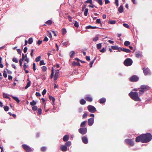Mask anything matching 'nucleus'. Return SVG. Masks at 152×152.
Here are the masks:
<instances>
[{
  "label": "nucleus",
  "instance_id": "obj_1",
  "mask_svg": "<svg viewBox=\"0 0 152 152\" xmlns=\"http://www.w3.org/2000/svg\"><path fill=\"white\" fill-rule=\"evenodd\" d=\"M142 143H147L152 139V136L150 133L142 134Z\"/></svg>",
  "mask_w": 152,
  "mask_h": 152
},
{
  "label": "nucleus",
  "instance_id": "obj_2",
  "mask_svg": "<svg viewBox=\"0 0 152 152\" xmlns=\"http://www.w3.org/2000/svg\"><path fill=\"white\" fill-rule=\"evenodd\" d=\"M130 96L134 100L136 101H139L140 99L138 96V94L137 92H131L129 94Z\"/></svg>",
  "mask_w": 152,
  "mask_h": 152
},
{
  "label": "nucleus",
  "instance_id": "obj_3",
  "mask_svg": "<svg viewBox=\"0 0 152 152\" xmlns=\"http://www.w3.org/2000/svg\"><path fill=\"white\" fill-rule=\"evenodd\" d=\"M132 60L130 58H126L124 61V64L125 65L129 66L131 65L132 64Z\"/></svg>",
  "mask_w": 152,
  "mask_h": 152
},
{
  "label": "nucleus",
  "instance_id": "obj_4",
  "mask_svg": "<svg viewBox=\"0 0 152 152\" xmlns=\"http://www.w3.org/2000/svg\"><path fill=\"white\" fill-rule=\"evenodd\" d=\"M87 108L88 110L91 113H94L96 111V108L93 106L89 105Z\"/></svg>",
  "mask_w": 152,
  "mask_h": 152
},
{
  "label": "nucleus",
  "instance_id": "obj_5",
  "mask_svg": "<svg viewBox=\"0 0 152 152\" xmlns=\"http://www.w3.org/2000/svg\"><path fill=\"white\" fill-rule=\"evenodd\" d=\"M22 146L26 152H32V150L29 146L25 144L22 145Z\"/></svg>",
  "mask_w": 152,
  "mask_h": 152
},
{
  "label": "nucleus",
  "instance_id": "obj_6",
  "mask_svg": "<svg viewBox=\"0 0 152 152\" xmlns=\"http://www.w3.org/2000/svg\"><path fill=\"white\" fill-rule=\"evenodd\" d=\"M87 129L86 128H81L79 129V132L82 134H84L87 133Z\"/></svg>",
  "mask_w": 152,
  "mask_h": 152
},
{
  "label": "nucleus",
  "instance_id": "obj_7",
  "mask_svg": "<svg viewBox=\"0 0 152 152\" xmlns=\"http://www.w3.org/2000/svg\"><path fill=\"white\" fill-rule=\"evenodd\" d=\"M125 141L127 143L131 146H132L134 144V141L132 139H126L125 140Z\"/></svg>",
  "mask_w": 152,
  "mask_h": 152
},
{
  "label": "nucleus",
  "instance_id": "obj_8",
  "mask_svg": "<svg viewBox=\"0 0 152 152\" xmlns=\"http://www.w3.org/2000/svg\"><path fill=\"white\" fill-rule=\"evenodd\" d=\"M139 79L138 77L136 75H133L130 78V80L132 82H135L137 81Z\"/></svg>",
  "mask_w": 152,
  "mask_h": 152
},
{
  "label": "nucleus",
  "instance_id": "obj_9",
  "mask_svg": "<svg viewBox=\"0 0 152 152\" xmlns=\"http://www.w3.org/2000/svg\"><path fill=\"white\" fill-rule=\"evenodd\" d=\"M143 70L144 74L146 75L150 73V71L148 68L144 67L143 68Z\"/></svg>",
  "mask_w": 152,
  "mask_h": 152
},
{
  "label": "nucleus",
  "instance_id": "obj_10",
  "mask_svg": "<svg viewBox=\"0 0 152 152\" xmlns=\"http://www.w3.org/2000/svg\"><path fill=\"white\" fill-rule=\"evenodd\" d=\"M54 35L55 36H56V34L53 31H52L51 32H49L48 31V37H49L50 40H53L52 35Z\"/></svg>",
  "mask_w": 152,
  "mask_h": 152
},
{
  "label": "nucleus",
  "instance_id": "obj_11",
  "mask_svg": "<svg viewBox=\"0 0 152 152\" xmlns=\"http://www.w3.org/2000/svg\"><path fill=\"white\" fill-rule=\"evenodd\" d=\"M94 118H91L89 119L88 120V124L89 126H91L93 125L94 123Z\"/></svg>",
  "mask_w": 152,
  "mask_h": 152
},
{
  "label": "nucleus",
  "instance_id": "obj_12",
  "mask_svg": "<svg viewBox=\"0 0 152 152\" xmlns=\"http://www.w3.org/2000/svg\"><path fill=\"white\" fill-rule=\"evenodd\" d=\"M149 88V87L145 85H141L140 89H141L143 90H145V91L146 90H148Z\"/></svg>",
  "mask_w": 152,
  "mask_h": 152
},
{
  "label": "nucleus",
  "instance_id": "obj_13",
  "mask_svg": "<svg viewBox=\"0 0 152 152\" xmlns=\"http://www.w3.org/2000/svg\"><path fill=\"white\" fill-rule=\"evenodd\" d=\"M142 134H141L140 135L136 137L135 139V141L137 142H142Z\"/></svg>",
  "mask_w": 152,
  "mask_h": 152
},
{
  "label": "nucleus",
  "instance_id": "obj_14",
  "mask_svg": "<svg viewBox=\"0 0 152 152\" xmlns=\"http://www.w3.org/2000/svg\"><path fill=\"white\" fill-rule=\"evenodd\" d=\"M60 150L62 151H65L67 150V147L64 145H61L60 147Z\"/></svg>",
  "mask_w": 152,
  "mask_h": 152
},
{
  "label": "nucleus",
  "instance_id": "obj_15",
  "mask_svg": "<svg viewBox=\"0 0 152 152\" xmlns=\"http://www.w3.org/2000/svg\"><path fill=\"white\" fill-rule=\"evenodd\" d=\"M49 98L50 101L52 103V104L53 105L54 104V101H55V98L51 96H49Z\"/></svg>",
  "mask_w": 152,
  "mask_h": 152
},
{
  "label": "nucleus",
  "instance_id": "obj_16",
  "mask_svg": "<svg viewBox=\"0 0 152 152\" xmlns=\"http://www.w3.org/2000/svg\"><path fill=\"white\" fill-rule=\"evenodd\" d=\"M83 142L85 144H87L88 143V140L87 137L85 136L83 137L82 138Z\"/></svg>",
  "mask_w": 152,
  "mask_h": 152
},
{
  "label": "nucleus",
  "instance_id": "obj_17",
  "mask_svg": "<svg viewBox=\"0 0 152 152\" xmlns=\"http://www.w3.org/2000/svg\"><path fill=\"white\" fill-rule=\"evenodd\" d=\"M85 99H86V101L89 102H91L92 101V98L90 96V95H88L86 96L85 98Z\"/></svg>",
  "mask_w": 152,
  "mask_h": 152
},
{
  "label": "nucleus",
  "instance_id": "obj_18",
  "mask_svg": "<svg viewBox=\"0 0 152 152\" xmlns=\"http://www.w3.org/2000/svg\"><path fill=\"white\" fill-rule=\"evenodd\" d=\"M55 75L54 76V80H56L57 79L59 75V72L58 71L55 70Z\"/></svg>",
  "mask_w": 152,
  "mask_h": 152
},
{
  "label": "nucleus",
  "instance_id": "obj_19",
  "mask_svg": "<svg viewBox=\"0 0 152 152\" xmlns=\"http://www.w3.org/2000/svg\"><path fill=\"white\" fill-rule=\"evenodd\" d=\"M41 99L42 102L43 106L44 107V110H45L46 112H47V111L48 110L47 109V107L45 106V100L43 98H42Z\"/></svg>",
  "mask_w": 152,
  "mask_h": 152
},
{
  "label": "nucleus",
  "instance_id": "obj_20",
  "mask_svg": "<svg viewBox=\"0 0 152 152\" xmlns=\"http://www.w3.org/2000/svg\"><path fill=\"white\" fill-rule=\"evenodd\" d=\"M120 49L122 51H123L127 53H130L131 52V51L128 49H126L124 48H120Z\"/></svg>",
  "mask_w": 152,
  "mask_h": 152
},
{
  "label": "nucleus",
  "instance_id": "obj_21",
  "mask_svg": "<svg viewBox=\"0 0 152 152\" xmlns=\"http://www.w3.org/2000/svg\"><path fill=\"white\" fill-rule=\"evenodd\" d=\"M118 11L120 13H122L123 12L124 9L122 5H121L118 8Z\"/></svg>",
  "mask_w": 152,
  "mask_h": 152
},
{
  "label": "nucleus",
  "instance_id": "obj_22",
  "mask_svg": "<svg viewBox=\"0 0 152 152\" xmlns=\"http://www.w3.org/2000/svg\"><path fill=\"white\" fill-rule=\"evenodd\" d=\"M69 139V136L67 135H65L63 137V140L64 142L67 141Z\"/></svg>",
  "mask_w": 152,
  "mask_h": 152
},
{
  "label": "nucleus",
  "instance_id": "obj_23",
  "mask_svg": "<svg viewBox=\"0 0 152 152\" xmlns=\"http://www.w3.org/2000/svg\"><path fill=\"white\" fill-rule=\"evenodd\" d=\"M72 65L73 66H80V64L79 62H77L75 61H74L72 63Z\"/></svg>",
  "mask_w": 152,
  "mask_h": 152
},
{
  "label": "nucleus",
  "instance_id": "obj_24",
  "mask_svg": "<svg viewBox=\"0 0 152 152\" xmlns=\"http://www.w3.org/2000/svg\"><path fill=\"white\" fill-rule=\"evenodd\" d=\"M11 96L12 97V98L14 100H15V101L17 102V103H19L20 100L16 96Z\"/></svg>",
  "mask_w": 152,
  "mask_h": 152
},
{
  "label": "nucleus",
  "instance_id": "obj_25",
  "mask_svg": "<svg viewBox=\"0 0 152 152\" xmlns=\"http://www.w3.org/2000/svg\"><path fill=\"white\" fill-rule=\"evenodd\" d=\"M106 100V99L104 98H102L99 99L100 102L101 104H103L104 103Z\"/></svg>",
  "mask_w": 152,
  "mask_h": 152
},
{
  "label": "nucleus",
  "instance_id": "obj_26",
  "mask_svg": "<svg viewBox=\"0 0 152 152\" xmlns=\"http://www.w3.org/2000/svg\"><path fill=\"white\" fill-rule=\"evenodd\" d=\"M87 122V121H85L82 122L80 125V126L81 127H85L86 125V124Z\"/></svg>",
  "mask_w": 152,
  "mask_h": 152
},
{
  "label": "nucleus",
  "instance_id": "obj_27",
  "mask_svg": "<svg viewBox=\"0 0 152 152\" xmlns=\"http://www.w3.org/2000/svg\"><path fill=\"white\" fill-rule=\"evenodd\" d=\"M97 27L96 26H88L86 27V28L87 29H95Z\"/></svg>",
  "mask_w": 152,
  "mask_h": 152
},
{
  "label": "nucleus",
  "instance_id": "obj_28",
  "mask_svg": "<svg viewBox=\"0 0 152 152\" xmlns=\"http://www.w3.org/2000/svg\"><path fill=\"white\" fill-rule=\"evenodd\" d=\"M71 144V143L70 141H68L66 142L65 144V145L66 146V147H69L70 146Z\"/></svg>",
  "mask_w": 152,
  "mask_h": 152
},
{
  "label": "nucleus",
  "instance_id": "obj_29",
  "mask_svg": "<svg viewBox=\"0 0 152 152\" xmlns=\"http://www.w3.org/2000/svg\"><path fill=\"white\" fill-rule=\"evenodd\" d=\"M88 8H86L84 12V15L85 16H87L88 15Z\"/></svg>",
  "mask_w": 152,
  "mask_h": 152
},
{
  "label": "nucleus",
  "instance_id": "obj_30",
  "mask_svg": "<svg viewBox=\"0 0 152 152\" xmlns=\"http://www.w3.org/2000/svg\"><path fill=\"white\" fill-rule=\"evenodd\" d=\"M86 103V101L83 99H81L80 102V103L81 104L83 105Z\"/></svg>",
  "mask_w": 152,
  "mask_h": 152
},
{
  "label": "nucleus",
  "instance_id": "obj_31",
  "mask_svg": "<svg viewBox=\"0 0 152 152\" xmlns=\"http://www.w3.org/2000/svg\"><path fill=\"white\" fill-rule=\"evenodd\" d=\"M130 42L128 41H125L124 43V45L126 46H128L129 45H130Z\"/></svg>",
  "mask_w": 152,
  "mask_h": 152
},
{
  "label": "nucleus",
  "instance_id": "obj_32",
  "mask_svg": "<svg viewBox=\"0 0 152 152\" xmlns=\"http://www.w3.org/2000/svg\"><path fill=\"white\" fill-rule=\"evenodd\" d=\"M54 73V70L53 68V67H52V70H51V74L50 76V77L51 78H52L53 76V74Z\"/></svg>",
  "mask_w": 152,
  "mask_h": 152
},
{
  "label": "nucleus",
  "instance_id": "obj_33",
  "mask_svg": "<svg viewBox=\"0 0 152 152\" xmlns=\"http://www.w3.org/2000/svg\"><path fill=\"white\" fill-rule=\"evenodd\" d=\"M139 94L140 95H142L144 92L145 90H143L141 89H140L139 90Z\"/></svg>",
  "mask_w": 152,
  "mask_h": 152
},
{
  "label": "nucleus",
  "instance_id": "obj_34",
  "mask_svg": "<svg viewBox=\"0 0 152 152\" xmlns=\"http://www.w3.org/2000/svg\"><path fill=\"white\" fill-rule=\"evenodd\" d=\"M96 1L100 5H102L103 4L102 0H96Z\"/></svg>",
  "mask_w": 152,
  "mask_h": 152
},
{
  "label": "nucleus",
  "instance_id": "obj_35",
  "mask_svg": "<svg viewBox=\"0 0 152 152\" xmlns=\"http://www.w3.org/2000/svg\"><path fill=\"white\" fill-rule=\"evenodd\" d=\"M31 85V82L30 81L27 83L25 87V89H27L28 87H29Z\"/></svg>",
  "mask_w": 152,
  "mask_h": 152
},
{
  "label": "nucleus",
  "instance_id": "obj_36",
  "mask_svg": "<svg viewBox=\"0 0 152 152\" xmlns=\"http://www.w3.org/2000/svg\"><path fill=\"white\" fill-rule=\"evenodd\" d=\"M116 21L115 20H110L108 22V23L110 24H113L115 23Z\"/></svg>",
  "mask_w": 152,
  "mask_h": 152
},
{
  "label": "nucleus",
  "instance_id": "obj_37",
  "mask_svg": "<svg viewBox=\"0 0 152 152\" xmlns=\"http://www.w3.org/2000/svg\"><path fill=\"white\" fill-rule=\"evenodd\" d=\"M36 104V102L34 101L33 100L32 102H30V104L31 106H34Z\"/></svg>",
  "mask_w": 152,
  "mask_h": 152
},
{
  "label": "nucleus",
  "instance_id": "obj_38",
  "mask_svg": "<svg viewBox=\"0 0 152 152\" xmlns=\"http://www.w3.org/2000/svg\"><path fill=\"white\" fill-rule=\"evenodd\" d=\"M96 59V57H95L94 59L92 61H91V62L90 63V67H91L92 66V65L94 62L95 60Z\"/></svg>",
  "mask_w": 152,
  "mask_h": 152
},
{
  "label": "nucleus",
  "instance_id": "obj_39",
  "mask_svg": "<svg viewBox=\"0 0 152 152\" xmlns=\"http://www.w3.org/2000/svg\"><path fill=\"white\" fill-rule=\"evenodd\" d=\"M33 39L32 38H30L28 39V43L29 44H31L33 42Z\"/></svg>",
  "mask_w": 152,
  "mask_h": 152
},
{
  "label": "nucleus",
  "instance_id": "obj_40",
  "mask_svg": "<svg viewBox=\"0 0 152 152\" xmlns=\"http://www.w3.org/2000/svg\"><path fill=\"white\" fill-rule=\"evenodd\" d=\"M111 48L113 50H117L118 49V47L117 46H111Z\"/></svg>",
  "mask_w": 152,
  "mask_h": 152
},
{
  "label": "nucleus",
  "instance_id": "obj_41",
  "mask_svg": "<svg viewBox=\"0 0 152 152\" xmlns=\"http://www.w3.org/2000/svg\"><path fill=\"white\" fill-rule=\"evenodd\" d=\"M3 96L5 98H9V97L7 95L5 94L4 93H3Z\"/></svg>",
  "mask_w": 152,
  "mask_h": 152
},
{
  "label": "nucleus",
  "instance_id": "obj_42",
  "mask_svg": "<svg viewBox=\"0 0 152 152\" xmlns=\"http://www.w3.org/2000/svg\"><path fill=\"white\" fill-rule=\"evenodd\" d=\"M47 149V148L45 147H42L41 148V151L42 152H44L45 151H46Z\"/></svg>",
  "mask_w": 152,
  "mask_h": 152
},
{
  "label": "nucleus",
  "instance_id": "obj_43",
  "mask_svg": "<svg viewBox=\"0 0 152 152\" xmlns=\"http://www.w3.org/2000/svg\"><path fill=\"white\" fill-rule=\"evenodd\" d=\"M102 47V45L101 43H99L97 45V48L98 49H99Z\"/></svg>",
  "mask_w": 152,
  "mask_h": 152
},
{
  "label": "nucleus",
  "instance_id": "obj_44",
  "mask_svg": "<svg viewBox=\"0 0 152 152\" xmlns=\"http://www.w3.org/2000/svg\"><path fill=\"white\" fill-rule=\"evenodd\" d=\"M40 56H39L35 59V61L37 62L39 61L40 60Z\"/></svg>",
  "mask_w": 152,
  "mask_h": 152
},
{
  "label": "nucleus",
  "instance_id": "obj_45",
  "mask_svg": "<svg viewBox=\"0 0 152 152\" xmlns=\"http://www.w3.org/2000/svg\"><path fill=\"white\" fill-rule=\"evenodd\" d=\"M22 58L24 60L25 58H27V55L26 54L24 55V54L23 53L22 55Z\"/></svg>",
  "mask_w": 152,
  "mask_h": 152
},
{
  "label": "nucleus",
  "instance_id": "obj_46",
  "mask_svg": "<svg viewBox=\"0 0 152 152\" xmlns=\"http://www.w3.org/2000/svg\"><path fill=\"white\" fill-rule=\"evenodd\" d=\"M62 31L63 35L65 34L66 32V29L64 28H63L62 29Z\"/></svg>",
  "mask_w": 152,
  "mask_h": 152
},
{
  "label": "nucleus",
  "instance_id": "obj_47",
  "mask_svg": "<svg viewBox=\"0 0 152 152\" xmlns=\"http://www.w3.org/2000/svg\"><path fill=\"white\" fill-rule=\"evenodd\" d=\"M12 61L13 62H15L16 63H17L18 62V60L16 58H13V59H12Z\"/></svg>",
  "mask_w": 152,
  "mask_h": 152
},
{
  "label": "nucleus",
  "instance_id": "obj_48",
  "mask_svg": "<svg viewBox=\"0 0 152 152\" xmlns=\"http://www.w3.org/2000/svg\"><path fill=\"white\" fill-rule=\"evenodd\" d=\"M4 110L6 111H8L9 109V108L7 106L4 107Z\"/></svg>",
  "mask_w": 152,
  "mask_h": 152
},
{
  "label": "nucleus",
  "instance_id": "obj_49",
  "mask_svg": "<svg viewBox=\"0 0 152 152\" xmlns=\"http://www.w3.org/2000/svg\"><path fill=\"white\" fill-rule=\"evenodd\" d=\"M74 26L77 28L79 26L78 23L76 21L74 24Z\"/></svg>",
  "mask_w": 152,
  "mask_h": 152
},
{
  "label": "nucleus",
  "instance_id": "obj_50",
  "mask_svg": "<svg viewBox=\"0 0 152 152\" xmlns=\"http://www.w3.org/2000/svg\"><path fill=\"white\" fill-rule=\"evenodd\" d=\"M42 69L43 71H46L47 70V67L45 66H43L42 67Z\"/></svg>",
  "mask_w": 152,
  "mask_h": 152
},
{
  "label": "nucleus",
  "instance_id": "obj_51",
  "mask_svg": "<svg viewBox=\"0 0 152 152\" xmlns=\"http://www.w3.org/2000/svg\"><path fill=\"white\" fill-rule=\"evenodd\" d=\"M123 25L124 26L127 28H129V25L126 23H124Z\"/></svg>",
  "mask_w": 152,
  "mask_h": 152
},
{
  "label": "nucleus",
  "instance_id": "obj_52",
  "mask_svg": "<svg viewBox=\"0 0 152 152\" xmlns=\"http://www.w3.org/2000/svg\"><path fill=\"white\" fill-rule=\"evenodd\" d=\"M68 18L70 21L71 22L72 21V18L70 15L68 16Z\"/></svg>",
  "mask_w": 152,
  "mask_h": 152
},
{
  "label": "nucleus",
  "instance_id": "obj_53",
  "mask_svg": "<svg viewBox=\"0 0 152 152\" xmlns=\"http://www.w3.org/2000/svg\"><path fill=\"white\" fill-rule=\"evenodd\" d=\"M75 54V52L74 51L71 52L70 53V57H72Z\"/></svg>",
  "mask_w": 152,
  "mask_h": 152
},
{
  "label": "nucleus",
  "instance_id": "obj_54",
  "mask_svg": "<svg viewBox=\"0 0 152 152\" xmlns=\"http://www.w3.org/2000/svg\"><path fill=\"white\" fill-rule=\"evenodd\" d=\"M87 116V114L86 113H85L83 115V118H86Z\"/></svg>",
  "mask_w": 152,
  "mask_h": 152
},
{
  "label": "nucleus",
  "instance_id": "obj_55",
  "mask_svg": "<svg viewBox=\"0 0 152 152\" xmlns=\"http://www.w3.org/2000/svg\"><path fill=\"white\" fill-rule=\"evenodd\" d=\"M98 40V37H96L93 39V41L94 42H96Z\"/></svg>",
  "mask_w": 152,
  "mask_h": 152
},
{
  "label": "nucleus",
  "instance_id": "obj_56",
  "mask_svg": "<svg viewBox=\"0 0 152 152\" xmlns=\"http://www.w3.org/2000/svg\"><path fill=\"white\" fill-rule=\"evenodd\" d=\"M37 106H34L32 107V109L34 110H35V111L36 110H37Z\"/></svg>",
  "mask_w": 152,
  "mask_h": 152
},
{
  "label": "nucleus",
  "instance_id": "obj_57",
  "mask_svg": "<svg viewBox=\"0 0 152 152\" xmlns=\"http://www.w3.org/2000/svg\"><path fill=\"white\" fill-rule=\"evenodd\" d=\"M27 67L28 66L26 65V63H24V65L23 66L24 69L25 70L26 69Z\"/></svg>",
  "mask_w": 152,
  "mask_h": 152
},
{
  "label": "nucleus",
  "instance_id": "obj_58",
  "mask_svg": "<svg viewBox=\"0 0 152 152\" xmlns=\"http://www.w3.org/2000/svg\"><path fill=\"white\" fill-rule=\"evenodd\" d=\"M141 56V54L139 53H137L136 54V56L137 58L140 57Z\"/></svg>",
  "mask_w": 152,
  "mask_h": 152
},
{
  "label": "nucleus",
  "instance_id": "obj_59",
  "mask_svg": "<svg viewBox=\"0 0 152 152\" xmlns=\"http://www.w3.org/2000/svg\"><path fill=\"white\" fill-rule=\"evenodd\" d=\"M3 76L5 78H6V77H7V74L6 73V72L5 71H4V72L3 73Z\"/></svg>",
  "mask_w": 152,
  "mask_h": 152
},
{
  "label": "nucleus",
  "instance_id": "obj_60",
  "mask_svg": "<svg viewBox=\"0 0 152 152\" xmlns=\"http://www.w3.org/2000/svg\"><path fill=\"white\" fill-rule=\"evenodd\" d=\"M86 2L89 3L91 4H92V0H87L86 1Z\"/></svg>",
  "mask_w": 152,
  "mask_h": 152
},
{
  "label": "nucleus",
  "instance_id": "obj_61",
  "mask_svg": "<svg viewBox=\"0 0 152 152\" xmlns=\"http://www.w3.org/2000/svg\"><path fill=\"white\" fill-rule=\"evenodd\" d=\"M47 90L45 89H44L42 92V94L44 95L46 93Z\"/></svg>",
  "mask_w": 152,
  "mask_h": 152
},
{
  "label": "nucleus",
  "instance_id": "obj_62",
  "mask_svg": "<svg viewBox=\"0 0 152 152\" xmlns=\"http://www.w3.org/2000/svg\"><path fill=\"white\" fill-rule=\"evenodd\" d=\"M53 22L51 20H48V25H51L52 23Z\"/></svg>",
  "mask_w": 152,
  "mask_h": 152
},
{
  "label": "nucleus",
  "instance_id": "obj_63",
  "mask_svg": "<svg viewBox=\"0 0 152 152\" xmlns=\"http://www.w3.org/2000/svg\"><path fill=\"white\" fill-rule=\"evenodd\" d=\"M43 64H45V63H44V61H41L40 62V65H42Z\"/></svg>",
  "mask_w": 152,
  "mask_h": 152
},
{
  "label": "nucleus",
  "instance_id": "obj_64",
  "mask_svg": "<svg viewBox=\"0 0 152 152\" xmlns=\"http://www.w3.org/2000/svg\"><path fill=\"white\" fill-rule=\"evenodd\" d=\"M115 4L116 5L117 7H118L119 5L118 1H115Z\"/></svg>",
  "mask_w": 152,
  "mask_h": 152
}]
</instances>
